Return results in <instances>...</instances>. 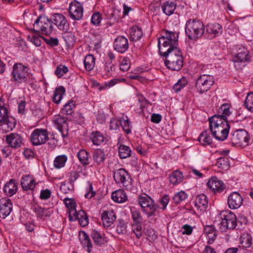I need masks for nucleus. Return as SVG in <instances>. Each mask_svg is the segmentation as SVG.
<instances>
[{
  "mask_svg": "<svg viewBox=\"0 0 253 253\" xmlns=\"http://www.w3.org/2000/svg\"><path fill=\"white\" fill-rule=\"evenodd\" d=\"M159 52L161 56L166 57L165 63L168 68L173 71H179L183 65V57L181 50L174 48L165 50L161 49Z\"/></svg>",
  "mask_w": 253,
  "mask_h": 253,
  "instance_id": "nucleus-1",
  "label": "nucleus"
},
{
  "mask_svg": "<svg viewBox=\"0 0 253 253\" xmlns=\"http://www.w3.org/2000/svg\"><path fill=\"white\" fill-rule=\"evenodd\" d=\"M137 202L141 207L142 211L148 218L152 219L159 215V207L148 195L145 194L140 195L138 198Z\"/></svg>",
  "mask_w": 253,
  "mask_h": 253,
  "instance_id": "nucleus-2",
  "label": "nucleus"
},
{
  "mask_svg": "<svg viewBox=\"0 0 253 253\" xmlns=\"http://www.w3.org/2000/svg\"><path fill=\"white\" fill-rule=\"evenodd\" d=\"M205 27L203 22L197 19H189L186 23L185 33L189 39L195 40L204 33Z\"/></svg>",
  "mask_w": 253,
  "mask_h": 253,
  "instance_id": "nucleus-3",
  "label": "nucleus"
},
{
  "mask_svg": "<svg viewBox=\"0 0 253 253\" xmlns=\"http://www.w3.org/2000/svg\"><path fill=\"white\" fill-rule=\"evenodd\" d=\"M178 39V34L172 31L165 30L163 35L158 40V46L159 52H161V49L163 48L167 50L168 48L170 49V48H178L177 47Z\"/></svg>",
  "mask_w": 253,
  "mask_h": 253,
  "instance_id": "nucleus-4",
  "label": "nucleus"
},
{
  "mask_svg": "<svg viewBox=\"0 0 253 253\" xmlns=\"http://www.w3.org/2000/svg\"><path fill=\"white\" fill-rule=\"evenodd\" d=\"M29 67L22 63H15L11 73L13 81L18 84L25 83L29 76Z\"/></svg>",
  "mask_w": 253,
  "mask_h": 253,
  "instance_id": "nucleus-5",
  "label": "nucleus"
},
{
  "mask_svg": "<svg viewBox=\"0 0 253 253\" xmlns=\"http://www.w3.org/2000/svg\"><path fill=\"white\" fill-rule=\"evenodd\" d=\"M229 140L234 146L244 147L248 144L250 137L246 130L240 129L231 133Z\"/></svg>",
  "mask_w": 253,
  "mask_h": 253,
  "instance_id": "nucleus-6",
  "label": "nucleus"
},
{
  "mask_svg": "<svg viewBox=\"0 0 253 253\" xmlns=\"http://www.w3.org/2000/svg\"><path fill=\"white\" fill-rule=\"evenodd\" d=\"M222 220L220 222L221 230L225 231L227 229H234L237 226V218L235 214L230 211H222L221 213Z\"/></svg>",
  "mask_w": 253,
  "mask_h": 253,
  "instance_id": "nucleus-7",
  "label": "nucleus"
},
{
  "mask_svg": "<svg viewBox=\"0 0 253 253\" xmlns=\"http://www.w3.org/2000/svg\"><path fill=\"white\" fill-rule=\"evenodd\" d=\"M214 82L213 76L204 74L198 77L195 83V86L198 91L200 93H203L208 91Z\"/></svg>",
  "mask_w": 253,
  "mask_h": 253,
  "instance_id": "nucleus-8",
  "label": "nucleus"
},
{
  "mask_svg": "<svg viewBox=\"0 0 253 253\" xmlns=\"http://www.w3.org/2000/svg\"><path fill=\"white\" fill-rule=\"evenodd\" d=\"M52 18L49 19L45 16H40L34 24V27H40L42 34L45 35H50L53 30Z\"/></svg>",
  "mask_w": 253,
  "mask_h": 253,
  "instance_id": "nucleus-9",
  "label": "nucleus"
},
{
  "mask_svg": "<svg viewBox=\"0 0 253 253\" xmlns=\"http://www.w3.org/2000/svg\"><path fill=\"white\" fill-rule=\"evenodd\" d=\"M48 139L47 131L45 129H35L30 136V141L34 146L43 144Z\"/></svg>",
  "mask_w": 253,
  "mask_h": 253,
  "instance_id": "nucleus-10",
  "label": "nucleus"
},
{
  "mask_svg": "<svg viewBox=\"0 0 253 253\" xmlns=\"http://www.w3.org/2000/svg\"><path fill=\"white\" fill-rule=\"evenodd\" d=\"M113 177L116 183L122 184L123 186L127 189L129 188L131 179L128 173L125 169H120L115 171Z\"/></svg>",
  "mask_w": 253,
  "mask_h": 253,
  "instance_id": "nucleus-11",
  "label": "nucleus"
},
{
  "mask_svg": "<svg viewBox=\"0 0 253 253\" xmlns=\"http://www.w3.org/2000/svg\"><path fill=\"white\" fill-rule=\"evenodd\" d=\"M69 12L72 19L81 20L83 17L84 12L83 4L76 0L71 2L69 7Z\"/></svg>",
  "mask_w": 253,
  "mask_h": 253,
  "instance_id": "nucleus-12",
  "label": "nucleus"
},
{
  "mask_svg": "<svg viewBox=\"0 0 253 253\" xmlns=\"http://www.w3.org/2000/svg\"><path fill=\"white\" fill-rule=\"evenodd\" d=\"M52 22L58 29L64 33L69 32L70 24L65 17L60 13L54 14L52 16Z\"/></svg>",
  "mask_w": 253,
  "mask_h": 253,
  "instance_id": "nucleus-13",
  "label": "nucleus"
},
{
  "mask_svg": "<svg viewBox=\"0 0 253 253\" xmlns=\"http://www.w3.org/2000/svg\"><path fill=\"white\" fill-rule=\"evenodd\" d=\"M210 129L212 136L216 139L224 141L227 138L228 135L230 126L212 127V129Z\"/></svg>",
  "mask_w": 253,
  "mask_h": 253,
  "instance_id": "nucleus-14",
  "label": "nucleus"
},
{
  "mask_svg": "<svg viewBox=\"0 0 253 253\" xmlns=\"http://www.w3.org/2000/svg\"><path fill=\"white\" fill-rule=\"evenodd\" d=\"M55 127L61 133L63 138H65L68 136L69 126L67 123V120L63 117H58L53 120Z\"/></svg>",
  "mask_w": 253,
  "mask_h": 253,
  "instance_id": "nucleus-15",
  "label": "nucleus"
},
{
  "mask_svg": "<svg viewBox=\"0 0 253 253\" xmlns=\"http://www.w3.org/2000/svg\"><path fill=\"white\" fill-rule=\"evenodd\" d=\"M243 200V198L240 193L233 192L228 197V206L231 209H237L241 206Z\"/></svg>",
  "mask_w": 253,
  "mask_h": 253,
  "instance_id": "nucleus-16",
  "label": "nucleus"
},
{
  "mask_svg": "<svg viewBox=\"0 0 253 253\" xmlns=\"http://www.w3.org/2000/svg\"><path fill=\"white\" fill-rule=\"evenodd\" d=\"M250 60L249 52L246 48L244 46L240 47L237 51L233 61L235 63V67H237L239 62H245Z\"/></svg>",
  "mask_w": 253,
  "mask_h": 253,
  "instance_id": "nucleus-17",
  "label": "nucleus"
},
{
  "mask_svg": "<svg viewBox=\"0 0 253 253\" xmlns=\"http://www.w3.org/2000/svg\"><path fill=\"white\" fill-rule=\"evenodd\" d=\"M208 187L214 193H221L225 188L224 184L216 177H212L207 183Z\"/></svg>",
  "mask_w": 253,
  "mask_h": 253,
  "instance_id": "nucleus-18",
  "label": "nucleus"
},
{
  "mask_svg": "<svg viewBox=\"0 0 253 253\" xmlns=\"http://www.w3.org/2000/svg\"><path fill=\"white\" fill-rule=\"evenodd\" d=\"M5 141L10 147L15 149L20 148L23 143L22 137L16 133L6 135Z\"/></svg>",
  "mask_w": 253,
  "mask_h": 253,
  "instance_id": "nucleus-19",
  "label": "nucleus"
},
{
  "mask_svg": "<svg viewBox=\"0 0 253 253\" xmlns=\"http://www.w3.org/2000/svg\"><path fill=\"white\" fill-rule=\"evenodd\" d=\"M12 209V204L10 200L0 199V217L5 218L9 215Z\"/></svg>",
  "mask_w": 253,
  "mask_h": 253,
  "instance_id": "nucleus-20",
  "label": "nucleus"
},
{
  "mask_svg": "<svg viewBox=\"0 0 253 253\" xmlns=\"http://www.w3.org/2000/svg\"><path fill=\"white\" fill-rule=\"evenodd\" d=\"M114 49L121 53L125 52L128 48L127 39L124 36H119L114 42Z\"/></svg>",
  "mask_w": 253,
  "mask_h": 253,
  "instance_id": "nucleus-21",
  "label": "nucleus"
},
{
  "mask_svg": "<svg viewBox=\"0 0 253 253\" xmlns=\"http://www.w3.org/2000/svg\"><path fill=\"white\" fill-rule=\"evenodd\" d=\"M210 128L219 126H230L227 118H223L220 114H215L209 118Z\"/></svg>",
  "mask_w": 253,
  "mask_h": 253,
  "instance_id": "nucleus-22",
  "label": "nucleus"
},
{
  "mask_svg": "<svg viewBox=\"0 0 253 253\" xmlns=\"http://www.w3.org/2000/svg\"><path fill=\"white\" fill-rule=\"evenodd\" d=\"M103 224L105 227H110L116 220V216L112 210L105 211L101 215Z\"/></svg>",
  "mask_w": 253,
  "mask_h": 253,
  "instance_id": "nucleus-23",
  "label": "nucleus"
},
{
  "mask_svg": "<svg viewBox=\"0 0 253 253\" xmlns=\"http://www.w3.org/2000/svg\"><path fill=\"white\" fill-rule=\"evenodd\" d=\"M21 185L24 190H32L36 185L34 178L29 174H25L22 177Z\"/></svg>",
  "mask_w": 253,
  "mask_h": 253,
  "instance_id": "nucleus-24",
  "label": "nucleus"
},
{
  "mask_svg": "<svg viewBox=\"0 0 253 253\" xmlns=\"http://www.w3.org/2000/svg\"><path fill=\"white\" fill-rule=\"evenodd\" d=\"M17 190V182L14 179H10L3 187L4 192L8 196H11L16 193Z\"/></svg>",
  "mask_w": 253,
  "mask_h": 253,
  "instance_id": "nucleus-25",
  "label": "nucleus"
},
{
  "mask_svg": "<svg viewBox=\"0 0 253 253\" xmlns=\"http://www.w3.org/2000/svg\"><path fill=\"white\" fill-rule=\"evenodd\" d=\"M206 31L213 37L217 36L222 33V26L217 23L209 24L206 27Z\"/></svg>",
  "mask_w": 253,
  "mask_h": 253,
  "instance_id": "nucleus-26",
  "label": "nucleus"
},
{
  "mask_svg": "<svg viewBox=\"0 0 253 253\" xmlns=\"http://www.w3.org/2000/svg\"><path fill=\"white\" fill-rule=\"evenodd\" d=\"M194 205L195 207L201 211H205L208 205V200L206 196L204 194L198 195L195 199Z\"/></svg>",
  "mask_w": 253,
  "mask_h": 253,
  "instance_id": "nucleus-27",
  "label": "nucleus"
},
{
  "mask_svg": "<svg viewBox=\"0 0 253 253\" xmlns=\"http://www.w3.org/2000/svg\"><path fill=\"white\" fill-rule=\"evenodd\" d=\"M73 211V215L75 219H78L80 224L84 227L88 224V219L86 213L83 210H80L77 212V211Z\"/></svg>",
  "mask_w": 253,
  "mask_h": 253,
  "instance_id": "nucleus-28",
  "label": "nucleus"
},
{
  "mask_svg": "<svg viewBox=\"0 0 253 253\" xmlns=\"http://www.w3.org/2000/svg\"><path fill=\"white\" fill-rule=\"evenodd\" d=\"M79 237L81 244L84 248L86 247L87 252L90 253L92 244L88 235L84 231H81L79 232Z\"/></svg>",
  "mask_w": 253,
  "mask_h": 253,
  "instance_id": "nucleus-29",
  "label": "nucleus"
},
{
  "mask_svg": "<svg viewBox=\"0 0 253 253\" xmlns=\"http://www.w3.org/2000/svg\"><path fill=\"white\" fill-rule=\"evenodd\" d=\"M112 199L115 202L122 203L126 202L127 198L125 191L123 190L119 189L112 192Z\"/></svg>",
  "mask_w": 253,
  "mask_h": 253,
  "instance_id": "nucleus-30",
  "label": "nucleus"
},
{
  "mask_svg": "<svg viewBox=\"0 0 253 253\" xmlns=\"http://www.w3.org/2000/svg\"><path fill=\"white\" fill-rule=\"evenodd\" d=\"M169 181L173 185H176L181 182L183 179L182 172L179 170H175L169 176Z\"/></svg>",
  "mask_w": 253,
  "mask_h": 253,
  "instance_id": "nucleus-31",
  "label": "nucleus"
},
{
  "mask_svg": "<svg viewBox=\"0 0 253 253\" xmlns=\"http://www.w3.org/2000/svg\"><path fill=\"white\" fill-rule=\"evenodd\" d=\"M65 92V89L63 86H60L57 87L54 91V95L52 97V101L56 104H59L63 95Z\"/></svg>",
  "mask_w": 253,
  "mask_h": 253,
  "instance_id": "nucleus-32",
  "label": "nucleus"
},
{
  "mask_svg": "<svg viewBox=\"0 0 253 253\" xmlns=\"http://www.w3.org/2000/svg\"><path fill=\"white\" fill-rule=\"evenodd\" d=\"M91 236L94 243L97 246H101L106 242L105 239L100 233L96 230H93L92 231Z\"/></svg>",
  "mask_w": 253,
  "mask_h": 253,
  "instance_id": "nucleus-33",
  "label": "nucleus"
},
{
  "mask_svg": "<svg viewBox=\"0 0 253 253\" xmlns=\"http://www.w3.org/2000/svg\"><path fill=\"white\" fill-rule=\"evenodd\" d=\"M199 141L203 145H210L212 143V138L208 130L202 132L198 138Z\"/></svg>",
  "mask_w": 253,
  "mask_h": 253,
  "instance_id": "nucleus-34",
  "label": "nucleus"
},
{
  "mask_svg": "<svg viewBox=\"0 0 253 253\" xmlns=\"http://www.w3.org/2000/svg\"><path fill=\"white\" fill-rule=\"evenodd\" d=\"M163 11L167 15H171L176 8V4L172 1H168L162 5Z\"/></svg>",
  "mask_w": 253,
  "mask_h": 253,
  "instance_id": "nucleus-35",
  "label": "nucleus"
},
{
  "mask_svg": "<svg viewBox=\"0 0 253 253\" xmlns=\"http://www.w3.org/2000/svg\"><path fill=\"white\" fill-rule=\"evenodd\" d=\"M143 36L141 29L137 26H133L131 29L130 39L132 41L139 40Z\"/></svg>",
  "mask_w": 253,
  "mask_h": 253,
  "instance_id": "nucleus-36",
  "label": "nucleus"
},
{
  "mask_svg": "<svg viewBox=\"0 0 253 253\" xmlns=\"http://www.w3.org/2000/svg\"><path fill=\"white\" fill-rule=\"evenodd\" d=\"M84 63L87 71H91L93 69L95 64L94 57L91 54H88L84 58Z\"/></svg>",
  "mask_w": 253,
  "mask_h": 253,
  "instance_id": "nucleus-37",
  "label": "nucleus"
},
{
  "mask_svg": "<svg viewBox=\"0 0 253 253\" xmlns=\"http://www.w3.org/2000/svg\"><path fill=\"white\" fill-rule=\"evenodd\" d=\"M120 124L126 134H129L131 132V124L126 116L125 117L120 119Z\"/></svg>",
  "mask_w": 253,
  "mask_h": 253,
  "instance_id": "nucleus-38",
  "label": "nucleus"
},
{
  "mask_svg": "<svg viewBox=\"0 0 253 253\" xmlns=\"http://www.w3.org/2000/svg\"><path fill=\"white\" fill-rule=\"evenodd\" d=\"M231 105L228 103H224L222 104L218 110V114L222 116L224 118H227L230 114Z\"/></svg>",
  "mask_w": 253,
  "mask_h": 253,
  "instance_id": "nucleus-39",
  "label": "nucleus"
},
{
  "mask_svg": "<svg viewBox=\"0 0 253 253\" xmlns=\"http://www.w3.org/2000/svg\"><path fill=\"white\" fill-rule=\"evenodd\" d=\"M64 203L66 207H67L69 209H70V214H69V220L72 221L73 217L71 216V214H73V211H76V203L75 200L73 199H70L68 198H66L64 199Z\"/></svg>",
  "mask_w": 253,
  "mask_h": 253,
  "instance_id": "nucleus-40",
  "label": "nucleus"
},
{
  "mask_svg": "<svg viewBox=\"0 0 253 253\" xmlns=\"http://www.w3.org/2000/svg\"><path fill=\"white\" fill-rule=\"evenodd\" d=\"M240 243L244 248H249L252 244V238L248 233H244L240 237Z\"/></svg>",
  "mask_w": 253,
  "mask_h": 253,
  "instance_id": "nucleus-41",
  "label": "nucleus"
},
{
  "mask_svg": "<svg viewBox=\"0 0 253 253\" xmlns=\"http://www.w3.org/2000/svg\"><path fill=\"white\" fill-rule=\"evenodd\" d=\"M119 154L121 159H125L130 156L131 150L129 147L121 145L119 148Z\"/></svg>",
  "mask_w": 253,
  "mask_h": 253,
  "instance_id": "nucleus-42",
  "label": "nucleus"
},
{
  "mask_svg": "<svg viewBox=\"0 0 253 253\" xmlns=\"http://www.w3.org/2000/svg\"><path fill=\"white\" fill-rule=\"evenodd\" d=\"M77 156L80 162L84 165L89 164L88 152L84 149H82L78 153Z\"/></svg>",
  "mask_w": 253,
  "mask_h": 253,
  "instance_id": "nucleus-43",
  "label": "nucleus"
},
{
  "mask_svg": "<svg viewBox=\"0 0 253 253\" xmlns=\"http://www.w3.org/2000/svg\"><path fill=\"white\" fill-rule=\"evenodd\" d=\"M75 103L74 101H69L62 109V113L66 115H71L73 112V109L75 108Z\"/></svg>",
  "mask_w": 253,
  "mask_h": 253,
  "instance_id": "nucleus-44",
  "label": "nucleus"
},
{
  "mask_svg": "<svg viewBox=\"0 0 253 253\" xmlns=\"http://www.w3.org/2000/svg\"><path fill=\"white\" fill-rule=\"evenodd\" d=\"M93 158L94 161L96 162L97 164H100L103 163L105 160L104 152L100 149L96 150L93 153Z\"/></svg>",
  "mask_w": 253,
  "mask_h": 253,
  "instance_id": "nucleus-45",
  "label": "nucleus"
},
{
  "mask_svg": "<svg viewBox=\"0 0 253 253\" xmlns=\"http://www.w3.org/2000/svg\"><path fill=\"white\" fill-rule=\"evenodd\" d=\"M67 161V157L65 155L57 156L54 161V166L57 169L63 167Z\"/></svg>",
  "mask_w": 253,
  "mask_h": 253,
  "instance_id": "nucleus-46",
  "label": "nucleus"
},
{
  "mask_svg": "<svg viewBox=\"0 0 253 253\" xmlns=\"http://www.w3.org/2000/svg\"><path fill=\"white\" fill-rule=\"evenodd\" d=\"M187 197V194L184 191H181L174 195L172 200L175 204H177L186 199Z\"/></svg>",
  "mask_w": 253,
  "mask_h": 253,
  "instance_id": "nucleus-47",
  "label": "nucleus"
},
{
  "mask_svg": "<svg viewBox=\"0 0 253 253\" xmlns=\"http://www.w3.org/2000/svg\"><path fill=\"white\" fill-rule=\"evenodd\" d=\"M4 123L8 125V110L6 107L0 106V123Z\"/></svg>",
  "mask_w": 253,
  "mask_h": 253,
  "instance_id": "nucleus-48",
  "label": "nucleus"
},
{
  "mask_svg": "<svg viewBox=\"0 0 253 253\" xmlns=\"http://www.w3.org/2000/svg\"><path fill=\"white\" fill-rule=\"evenodd\" d=\"M91 139L94 145H99L103 142L104 136L99 132L96 131L92 133Z\"/></svg>",
  "mask_w": 253,
  "mask_h": 253,
  "instance_id": "nucleus-49",
  "label": "nucleus"
},
{
  "mask_svg": "<svg viewBox=\"0 0 253 253\" xmlns=\"http://www.w3.org/2000/svg\"><path fill=\"white\" fill-rule=\"evenodd\" d=\"M244 105L248 110L253 112V92L248 94Z\"/></svg>",
  "mask_w": 253,
  "mask_h": 253,
  "instance_id": "nucleus-50",
  "label": "nucleus"
},
{
  "mask_svg": "<svg viewBox=\"0 0 253 253\" xmlns=\"http://www.w3.org/2000/svg\"><path fill=\"white\" fill-rule=\"evenodd\" d=\"M187 84V81L185 78H182L173 85V89L176 92L181 90Z\"/></svg>",
  "mask_w": 253,
  "mask_h": 253,
  "instance_id": "nucleus-51",
  "label": "nucleus"
},
{
  "mask_svg": "<svg viewBox=\"0 0 253 253\" xmlns=\"http://www.w3.org/2000/svg\"><path fill=\"white\" fill-rule=\"evenodd\" d=\"M118 224L116 227L117 232L119 234H124L126 232V225L125 222L122 219L118 220Z\"/></svg>",
  "mask_w": 253,
  "mask_h": 253,
  "instance_id": "nucleus-52",
  "label": "nucleus"
},
{
  "mask_svg": "<svg viewBox=\"0 0 253 253\" xmlns=\"http://www.w3.org/2000/svg\"><path fill=\"white\" fill-rule=\"evenodd\" d=\"M132 217L135 224H141L142 222V217L140 212L136 210H131Z\"/></svg>",
  "mask_w": 253,
  "mask_h": 253,
  "instance_id": "nucleus-53",
  "label": "nucleus"
},
{
  "mask_svg": "<svg viewBox=\"0 0 253 253\" xmlns=\"http://www.w3.org/2000/svg\"><path fill=\"white\" fill-rule=\"evenodd\" d=\"M46 43L52 47L57 46L59 44V41L57 38H53L51 37L45 38L42 36L41 37Z\"/></svg>",
  "mask_w": 253,
  "mask_h": 253,
  "instance_id": "nucleus-54",
  "label": "nucleus"
},
{
  "mask_svg": "<svg viewBox=\"0 0 253 253\" xmlns=\"http://www.w3.org/2000/svg\"><path fill=\"white\" fill-rule=\"evenodd\" d=\"M101 19V14L99 12H96L92 15L91 22L93 25L98 26L100 23Z\"/></svg>",
  "mask_w": 253,
  "mask_h": 253,
  "instance_id": "nucleus-55",
  "label": "nucleus"
},
{
  "mask_svg": "<svg viewBox=\"0 0 253 253\" xmlns=\"http://www.w3.org/2000/svg\"><path fill=\"white\" fill-rule=\"evenodd\" d=\"M74 188L73 184L70 183L63 182L61 183L60 189L63 193H68L69 191H72Z\"/></svg>",
  "mask_w": 253,
  "mask_h": 253,
  "instance_id": "nucleus-56",
  "label": "nucleus"
},
{
  "mask_svg": "<svg viewBox=\"0 0 253 253\" xmlns=\"http://www.w3.org/2000/svg\"><path fill=\"white\" fill-rule=\"evenodd\" d=\"M130 67V62L129 59L127 57L124 58L120 65V70L124 72H126L128 70Z\"/></svg>",
  "mask_w": 253,
  "mask_h": 253,
  "instance_id": "nucleus-57",
  "label": "nucleus"
},
{
  "mask_svg": "<svg viewBox=\"0 0 253 253\" xmlns=\"http://www.w3.org/2000/svg\"><path fill=\"white\" fill-rule=\"evenodd\" d=\"M68 72V68L65 66L60 65L58 67L55 71V74L58 76L61 77L63 76L65 74Z\"/></svg>",
  "mask_w": 253,
  "mask_h": 253,
  "instance_id": "nucleus-58",
  "label": "nucleus"
},
{
  "mask_svg": "<svg viewBox=\"0 0 253 253\" xmlns=\"http://www.w3.org/2000/svg\"><path fill=\"white\" fill-rule=\"evenodd\" d=\"M33 211L36 213L38 217L42 218L43 216L44 209L39 206H34Z\"/></svg>",
  "mask_w": 253,
  "mask_h": 253,
  "instance_id": "nucleus-59",
  "label": "nucleus"
},
{
  "mask_svg": "<svg viewBox=\"0 0 253 253\" xmlns=\"http://www.w3.org/2000/svg\"><path fill=\"white\" fill-rule=\"evenodd\" d=\"M120 126V120L118 121L117 120L112 118L111 119L110 122V129L111 130H116L117 129L119 128Z\"/></svg>",
  "mask_w": 253,
  "mask_h": 253,
  "instance_id": "nucleus-60",
  "label": "nucleus"
},
{
  "mask_svg": "<svg viewBox=\"0 0 253 253\" xmlns=\"http://www.w3.org/2000/svg\"><path fill=\"white\" fill-rule=\"evenodd\" d=\"M142 226L141 224H135L133 225V230L136 237L139 238L142 236Z\"/></svg>",
  "mask_w": 253,
  "mask_h": 253,
  "instance_id": "nucleus-61",
  "label": "nucleus"
},
{
  "mask_svg": "<svg viewBox=\"0 0 253 253\" xmlns=\"http://www.w3.org/2000/svg\"><path fill=\"white\" fill-rule=\"evenodd\" d=\"M208 240V243L210 244H212L215 241L217 236V231L212 232L210 234L205 235Z\"/></svg>",
  "mask_w": 253,
  "mask_h": 253,
  "instance_id": "nucleus-62",
  "label": "nucleus"
},
{
  "mask_svg": "<svg viewBox=\"0 0 253 253\" xmlns=\"http://www.w3.org/2000/svg\"><path fill=\"white\" fill-rule=\"evenodd\" d=\"M169 198L168 195H165L160 200V203L162 205L161 208L163 211L166 210L167 205L169 202Z\"/></svg>",
  "mask_w": 253,
  "mask_h": 253,
  "instance_id": "nucleus-63",
  "label": "nucleus"
},
{
  "mask_svg": "<svg viewBox=\"0 0 253 253\" xmlns=\"http://www.w3.org/2000/svg\"><path fill=\"white\" fill-rule=\"evenodd\" d=\"M51 193L48 189L42 190L40 194V198L42 200H47L51 196Z\"/></svg>",
  "mask_w": 253,
  "mask_h": 253,
  "instance_id": "nucleus-64",
  "label": "nucleus"
}]
</instances>
